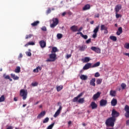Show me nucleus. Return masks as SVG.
Segmentation results:
<instances>
[{"instance_id":"de8ad7c7","label":"nucleus","mask_w":129,"mask_h":129,"mask_svg":"<svg viewBox=\"0 0 129 129\" xmlns=\"http://www.w3.org/2000/svg\"><path fill=\"white\" fill-rule=\"evenodd\" d=\"M41 30L42 31L46 32V31H47V28L46 27V26H43L41 28Z\"/></svg>"},{"instance_id":"f704fd0d","label":"nucleus","mask_w":129,"mask_h":129,"mask_svg":"<svg viewBox=\"0 0 129 129\" xmlns=\"http://www.w3.org/2000/svg\"><path fill=\"white\" fill-rule=\"evenodd\" d=\"M6 100V98H5V96L3 95L1 97H0V102H4Z\"/></svg>"},{"instance_id":"3c124183","label":"nucleus","mask_w":129,"mask_h":129,"mask_svg":"<svg viewBox=\"0 0 129 129\" xmlns=\"http://www.w3.org/2000/svg\"><path fill=\"white\" fill-rule=\"evenodd\" d=\"M86 44H89V43H91V39L90 38L86 41Z\"/></svg>"},{"instance_id":"a19ab883","label":"nucleus","mask_w":129,"mask_h":129,"mask_svg":"<svg viewBox=\"0 0 129 129\" xmlns=\"http://www.w3.org/2000/svg\"><path fill=\"white\" fill-rule=\"evenodd\" d=\"M54 124H55V123H52L51 124L49 125L47 129H52L53 128V126H54Z\"/></svg>"},{"instance_id":"79ce46f5","label":"nucleus","mask_w":129,"mask_h":129,"mask_svg":"<svg viewBox=\"0 0 129 129\" xmlns=\"http://www.w3.org/2000/svg\"><path fill=\"white\" fill-rule=\"evenodd\" d=\"M121 87L122 88V89H125V87H126V85L124 83H122L121 84Z\"/></svg>"},{"instance_id":"0e129e2a","label":"nucleus","mask_w":129,"mask_h":129,"mask_svg":"<svg viewBox=\"0 0 129 129\" xmlns=\"http://www.w3.org/2000/svg\"><path fill=\"white\" fill-rule=\"evenodd\" d=\"M19 58H23V54L22 53H20Z\"/></svg>"},{"instance_id":"0eeeda50","label":"nucleus","mask_w":129,"mask_h":129,"mask_svg":"<svg viewBox=\"0 0 129 129\" xmlns=\"http://www.w3.org/2000/svg\"><path fill=\"white\" fill-rule=\"evenodd\" d=\"M119 115V112H117L115 109H113L112 110L111 117H113V118H116V117H118Z\"/></svg>"},{"instance_id":"f3484780","label":"nucleus","mask_w":129,"mask_h":129,"mask_svg":"<svg viewBox=\"0 0 129 129\" xmlns=\"http://www.w3.org/2000/svg\"><path fill=\"white\" fill-rule=\"evenodd\" d=\"M71 31H73V32H77V31H78V26H76V25H74L72 26L71 28H70Z\"/></svg>"},{"instance_id":"c756f323","label":"nucleus","mask_w":129,"mask_h":129,"mask_svg":"<svg viewBox=\"0 0 129 129\" xmlns=\"http://www.w3.org/2000/svg\"><path fill=\"white\" fill-rule=\"evenodd\" d=\"M102 83V79H98L96 80V84L97 85H100Z\"/></svg>"},{"instance_id":"dca6fc26","label":"nucleus","mask_w":129,"mask_h":129,"mask_svg":"<svg viewBox=\"0 0 129 129\" xmlns=\"http://www.w3.org/2000/svg\"><path fill=\"white\" fill-rule=\"evenodd\" d=\"M111 104L112 106H115L117 104V100L116 99L113 98L111 101Z\"/></svg>"},{"instance_id":"4d7b16f0","label":"nucleus","mask_w":129,"mask_h":129,"mask_svg":"<svg viewBox=\"0 0 129 129\" xmlns=\"http://www.w3.org/2000/svg\"><path fill=\"white\" fill-rule=\"evenodd\" d=\"M61 110H62V106H60L58 109L57 111H58L59 112H60V111H61Z\"/></svg>"},{"instance_id":"6e6552de","label":"nucleus","mask_w":129,"mask_h":129,"mask_svg":"<svg viewBox=\"0 0 129 129\" xmlns=\"http://www.w3.org/2000/svg\"><path fill=\"white\" fill-rule=\"evenodd\" d=\"M84 93H81L80 94H79L77 97H75L73 99V102H77V101L78 102V99L80 98V97H81V96H83Z\"/></svg>"},{"instance_id":"473e14b6","label":"nucleus","mask_w":129,"mask_h":129,"mask_svg":"<svg viewBox=\"0 0 129 129\" xmlns=\"http://www.w3.org/2000/svg\"><path fill=\"white\" fill-rule=\"evenodd\" d=\"M110 40H112V41H113L114 42H115L117 40L116 36H110Z\"/></svg>"},{"instance_id":"4be33fe9","label":"nucleus","mask_w":129,"mask_h":129,"mask_svg":"<svg viewBox=\"0 0 129 129\" xmlns=\"http://www.w3.org/2000/svg\"><path fill=\"white\" fill-rule=\"evenodd\" d=\"M39 71H41V70H42V67H37L35 69L33 70V72L34 73H38V72H39Z\"/></svg>"},{"instance_id":"5701e85b","label":"nucleus","mask_w":129,"mask_h":129,"mask_svg":"<svg viewBox=\"0 0 129 129\" xmlns=\"http://www.w3.org/2000/svg\"><path fill=\"white\" fill-rule=\"evenodd\" d=\"M88 79V77L86 75H81L80 76V79H81V80H87Z\"/></svg>"},{"instance_id":"ddd939ff","label":"nucleus","mask_w":129,"mask_h":129,"mask_svg":"<svg viewBox=\"0 0 129 129\" xmlns=\"http://www.w3.org/2000/svg\"><path fill=\"white\" fill-rule=\"evenodd\" d=\"M91 50L92 51H94V52H96V53H100L101 50L99 49V48H97L95 46H92L91 48Z\"/></svg>"},{"instance_id":"423d86ee","label":"nucleus","mask_w":129,"mask_h":129,"mask_svg":"<svg viewBox=\"0 0 129 129\" xmlns=\"http://www.w3.org/2000/svg\"><path fill=\"white\" fill-rule=\"evenodd\" d=\"M124 110L125 111L124 113V116L126 117V118H129V106L127 105H126L124 106Z\"/></svg>"},{"instance_id":"4468645a","label":"nucleus","mask_w":129,"mask_h":129,"mask_svg":"<svg viewBox=\"0 0 129 129\" xmlns=\"http://www.w3.org/2000/svg\"><path fill=\"white\" fill-rule=\"evenodd\" d=\"M115 13H118L120 10H121V5H117L115 7Z\"/></svg>"},{"instance_id":"a18cd8bd","label":"nucleus","mask_w":129,"mask_h":129,"mask_svg":"<svg viewBox=\"0 0 129 129\" xmlns=\"http://www.w3.org/2000/svg\"><path fill=\"white\" fill-rule=\"evenodd\" d=\"M32 36H33V35H32V34L27 35L25 37V39H30V38H32Z\"/></svg>"},{"instance_id":"09e8293b","label":"nucleus","mask_w":129,"mask_h":129,"mask_svg":"<svg viewBox=\"0 0 129 129\" xmlns=\"http://www.w3.org/2000/svg\"><path fill=\"white\" fill-rule=\"evenodd\" d=\"M52 11L51 10V9L48 8L47 10L46 11V14L48 15V14H50Z\"/></svg>"},{"instance_id":"37998d69","label":"nucleus","mask_w":129,"mask_h":129,"mask_svg":"<svg viewBox=\"0 0 129 129\" xmlns=\"http://www.w3.org/2000/svg\"><path fill=\"white\" fill-rule=\"evenodd\" d=\"M59 114H60V112H58V111H56L55 114H54L53 116L54 117H57V116H58Z\"/></svg>"},{"instance_id":"052dcab7","label":"nucleus","mask_w":129,"mask_h":129,"mask_svg":"<svg viewBox=\"0 0 129 129\" xmlns=\"http://www.w3.org/2000/svg\"><path fill=\"white\" fill-rule=\"evenodd\" d=\"M104 34H108V30H107V29H106L105 30H104Z\"/></svg>"},{"instance_id":"c03bdc74","label":"nucleus","mask_w":129,"mask_h":129,"mask_svg":"<svg viewBox=\"0 0 129 129\" xmlns=\"http://www.w3.org/2000/svg\"><path fill=\"white\" fill-rule=\"evenodd\" d=\"M124 48H125V49H129V43H126L124 46Z\"/></svg>"},{"instance_id":"58836bf2","label":"nucleus","mask_w":129,"mask_h":129,"mask_svg":"<svg viewBox=\"0 0 129 129\" xmlns=\"http://www.w3.org/2000/svg\"><path fill=\"white\" fill-rule=\"evenodd\" d=\"M78 102H79V103H83V102H84V98H82L79 99V100L78 101Z\"/></svg>"},{"instance_id":"338daca9","label":"nucleus","mask_w":129,"mask_h":129,"mask_svg":"<svg viewBox=\"0 0 129 129\" xmlns=\"http://www.w3.org/2000/svg\"><path fill=\"white\" fill-rule=\"evenodd\" d=\"M67 13L66 12H63L62 13L61 16H62V17L65 16V15H66Z\"/></svg>"},{"instance_id":"864d4df0","label":"nucleus","mask_w":129,"mask_h":129,"mask_svg":"<svg viewBox=\"0 0 129 129\" xmlns=\"http://www.w3.org/2000/svg\"><path fill=\"white\" fill-rule=\"evenodd\" d=\"M26 55L29 57H31V56H32V53H31V52H26Z\"/></svg>"},{"instance_id":"f257e3e1","label":"nucleus","mask_w":129,"mask_h":129,"mask_svg":"<svg viewBox=\"0 0 129 129\" xmlns=\"http://www.w3.org/2000/svg\"><path fill=\"white\" fill-rule=\"evenodd\" d=\"M116 120V118L110 117L106 120L105 124L106 126H111L113 127L114 126V122Z\"/></svg>"},{"instance_id":"f8f14e48","label":"nucleus","mask_w":129,"mask_h":129,"mask_svg":"<svg viewBox=\"0 0 129 129\" xmlns=\"http://www.w3.org/2000/svg\"><path fill=\"white\" fill-rule=\"evenodd\" d=\"M100 94H101V93L98 92L97 93L95 94L93 96V99L94 100H96L97 98H99V97L100 96Z\"/></svg>"},{"instance_id":"13d9d810","label":"nucleus","mask_w":129,"mask_h":129,"mask_svg":"<svg viewBox=\"0 0 129 129\" xmlns=\"http://www.w3.org/2000/svg\"><path fill=\"white\" fill-rule=\"evenodd\" d=\"M83 30V27H81L79 29H78L77 32H81Z\"/></svg>"},{"instance_id":"b1692460","label":"nucleus","mask_w":129,"mask_h":129,"mask_svg":"<svg viewBox=\"0 0 129 129\" xmlns=\"http://www.w3.org/2000/svg\"><path fill=\"white\" fill-rule=\"evenodd\" d=\"M11 76L12 78H13V79H14V80H19V77L16 76L15 74H11Z\"/></svg>"},{"instance_id":"a211bd4d","label":"nucleus","mask_w":129,"mask_h":129,"mask_svg":"<svg viewBox=\"0 0 129 129\" xmlns=\"http://www.w3.org/2000/svg\"><path fill=\"white\" fill-rule=\"evenodd\" d=\"M90 106L92 107V109H95L97 108V104L95 102H92L90 104Z\"/></svg>"},{"instance_id":"8fccbe9b","label":"nucleus","mask_w":129,"mask_h":129,"mask_svg":"<svg viewBox=\"0 0 129 129\" xmlns=\"http://www.w3.org/2000/svg\"><path fill=\"white\" fill-rule=\"evenodd\" d=\"M95 77H99V76H100V74H99V73L97 72L95 74Z\"/></svg>"},{"instance_id":"c85d7f7f","label":"nucleus","mask_w":129,"mask_h":129,"mask_svg":"<svg viewBox=\"0 0 129 129\" xmlns=\"http://www.w3.org/2000/svg\"><path fill=\"white\" fill-rule=\"evenodd\" d=\"M116 94V91H113V90H111L110 91V95H111V96H115Z\"/></svg>"},{"instance_id":"f03ea898","label":"nucleus","mask_w":129,"mask_h":129,"mask_svg":"<svg viewBox=\"0 0 129 129\" xmlns=\"http://www.w3.org/2000/svg\"><path fill=\"white\" fill-rule=\"evenodd\" d=\"M57 59V55L55 53H51L49 54V58L46 60V62H54Z\"/></svg>"},{"instance_id":"4c0bfd02","label":"nucleus","mask_w":129,"mask_h":129,"mask_svg":"<svg viewBox=\"0 0 129 129\" xmlns=\"http://www.w3.org/2000/svg\"><path fill=\"white\" fill-rule=\"evenodd\" d=\"M62 37H63V35L61 33H58L57 34V38L58 40H60V39H61Z\"/></svg>"},{"instance_id":"c9c22d12","label":"nucleus","mask_w":129,"mask_h":129,"mask_svg":"<svg viewBox=\"0 0 129 129\" xmlns=\"http://www.w3.org/2000/svg\"><path fill=\"white\" fill-rule=\"evenodd\" d=\"M81 37L83 38V39H85V40L87 39L88 38V36L87 35H84L83 33H81Z\"/></svg>"},{"instance_id":"72a5a7b5","label":"nucleus","mask_w":129,"mask_h":129,"mask_svg":"<svg viewBox=\"0 0 129 129\" xmlns=\"http://www.w3.org/2000/svg\"><path fill=\"white\" fill-rule=\"evenodd\" d=\"M56 52H58V49L56 47H53L51 53H56Z\"/></svg>"},{"instance_id":"774afa93","label":"nucleus","mask_w":129,"mask_h":129,"mask_svg":"<svg viewBox=\"0 0 129 129\" xmlns=\"http://www.w3.org/2000/svg\"><path fill=\"white\" fill-rule=\"evenodd\" d=\"M7 129H13V127L12 126H9L8 127H7Z\"/></svg>"},{"instance_id":"2f4dec72","label":"nucleus","mask_w":129,"mask_h":129,"mask_svg":"<svg viewBox=\"0 0 129 129\" xmlns=\"http://www.w3.org/2000/svg\"><path fill=\"white\" fill-rule=\"evenodd\" d=\"M90 61V58L88 57H85L84 59L83 62L84 63H87Z\"/></svg>"},{"instance_id":"680f3d73","label":"nucleus","mask_w":129,"mask_h":129,"mask_svg":"<svg viewBox=\"0 0 129 129\" xmlns=\"http://www.w3.org/2000/svg\"><path fill=\"white\" fill-rule=\"evenodd\" d=\"M122 32H120L119 31H117L116 32V35H117V36H119V35H120V34H122Z\"/></svg>"},{"instance_id":"412c9836","label":"nucleus","mask_w":129,"mask_h":129,"mask_svg":"<svg viewBox=\"0 0 129 129\" xmlns=\"http://www.w3.org/2000/svg\"><path fill=\"white\" fill-rule=\"evenodd\" d=\"M95 81L96 79L95 78H93L91 80L90 82V85H91V86H95Z\"/></svg>"},{"instance_id":"7ed1b4c3","label":"nucleus","mask_w":129,"mask_h":129,"mask_svg":"<svg viewBox=\"0 0 129 129\" xmlns=\"http://www.w3.org/2000/svg\"><path fill=\"white\" fill-rule=\"evenodd\" d=\"M52 23L50 25V28L54 29L59 24V19L57 18H52Z\"/></svg>"},{"instance_id":"1a4fd4ad","label":"nucleus","mask_w":129,"mask_h":129,"mask_svg":"<svg viewBox=\"0 0 129 129\" xmlns=\"http://www.w3.org/2000/svg\"><path fill=\"white\" fill-rule=\"evenodd\" d=\"M89 68H92V66L91 63H87L85 66L83 67V70H87Z\"/></svg>"},{"instance_id":"ea45409f","label":"nucleus","mask_w":129,"mask_h":129,"mask_svg":"<svg viewBox=\"0 0 129 129\" xmlns=\"http://www.w3.org/2000/svg\"><path fill=\"white\" fill-rule=\"evenodd\" d=\"M49 121V117H46L43 121V123H47Z\"/></svg>"},{"instance_id":"2eb2a0df","label":"nucleus","mask_w":129,"mask_h":129,"mask_svg":"<svg viewBox=\"0 0 129 129\" xmlns=\"http://www.w3.org/2000/svg\"><path fill=\"white\" fill-rule=\"evenodd\" d=\"M39 45L41 48H45L46 47V42L44 40L39 41Z\"/></svg>"},{"instance_id":"7c9ffc66","label":"nucleus","mask_w":129,"mask_h":129,"mask_svg":"<svg viewBox=\"0 0 129 129\" xmlns=\"http://www.w3.org/2000/svg\"><path fill=\"white\" fill-rule=\"evenodd\" d=\"M15 73H20L21 72V67H17L16 69L15 70Z\"/></svg>"},{"instance_id":"20e7f679","label":"nucleus","mask_w":129,"mask_h":129,"mask_svg":"<svg viewBox=\"0 0 129 129\" xmlns=\"http://www.w3.org/2000/svg\"><path fill=\"white\" fill-rule=\"evenodd\" d=\"M20 95L23 97V100H26L27 99V96L28 95V92L25 91L24 89H22L20 90Z\"/></svg>"},{"instance_id":"bb28decb","label":"nucleus","mask_w":129,"mask_h":129,"mask_svg":"<svg viewBox=\"0 0 129 129\" xmlns=\"http://www.w3.org/2000/svg\"><path fill=\"white\" fill-rule=\"evenodd\" d=\"M100 66V62L98 61L94 63L93 66H92V68H95V67H98V66Z\"/></svg>"},{"instance_id":"e433bc0d","label":"nucleus","mask_w":129,"mask_h":129,"mask_svg":"<svg viewBox=\"0 0 129 129\" xmlns=\"http://www.w3.org/2000/svg\"><path fill=\"white\" fill-rule=\"evenodd\" d=\"M115 17L116 19H119V18H121L122 16L120 14H118V12H115Z\"/></svg>"},{"instance_id":"49530a36","label":"nucleus","mask_w":129,"mask_h":129,"mask_svg":"<svg viewBox=\"0 0 129 129\" xmlns=\"http://www.w3.org/2000/svg\"><path fill=\"white\" fill-rule=\"evenodd\" d=\"M71 56H72V55L67 54V55L66 56V59H69V58H71Z\"/></svg>"},{"instance_id":"393cba45","label":"nucleus","mask_w":129,"mask_h":129,"mask_svg":"<svg viewBox=\"0 0 129 129\" xmlns=\"http://www.w3.org/2000/svg\"><path fill=\"white\" fill-rule=\"evenodd\" d=\"M63 89V85L57 86L56 90L57 92L61 91Z\"/></svg>"},{"instance_id":"6ab92c4d","label":"nucleus","mask_w":129,"mask_h":129,"mask_svg":"<svg viewBox=\"0 0 129 129\" xmlns=\"http://www.w3.org/2000/svg\"><path fill=\"white\" fill-rule=\"evenodd\" d=\"M87 48V46L85 45H83L82 46H79V50L81 51V52L83 51H85V49Z\"/></svg>"},{"instance_id":"69168bd1","label":"nucleus","mask_w":129,"mask_h":129,"mask_svg":"<svg viewBox=\"0 0 129 129\" xmlns=\"http://www.w3.org/2000/svg\"><path fill=\"white\" fill-rule=\"evenodd\" d=\"M126 125H128V124H129V120H127L126 121Z\"/></svg>"},{"instance_id":"5fc2aeb1","label":"nucleus","mask_w":129,"mask_h":129,"mask_svg":"<svg viewBox=\"0 0 129 129\" xmlns=\"http://www.w3.org/2000/svg\"><path fill=\"white\" fill-rule=\"evenodd\" d=\"M118 31L120 33H122V27H120L118 29Z\"/></svg>"},{"instance_id":"9b49d317","label":"nucleus","mask_w":129,"mask_h":129,"mask_svg":"<svg viewBox=\"0 0 129 129\" xmlns=\"http://www.w3.org/2000/svg\"><path fill=\"white\" fill-rule=\"evenodd\" d=\"M107 104V100L101 99L100 101V106H105Z\"/></svg>"},{"instance_id":"bf43d9fd","label":"nucleus","mask_w":129,"mask_h":129,"mask_svg":"<svg viewBox=\"0 0 129 129\" xmlns=\"http://www.w3.org/2000/svg\"><path fill=\"white\" fill-rule=\"evenodd\" d=\"M28 44H29V45H35V43L33 42H28Z\"/></svg>"},{"instance_id":"cd10ccee","label":"nucleus","mask_w":129,"mask_h":129,"mask_svg":"<svg viewBox=\"0 0 129 129\" xmlns=\"http://www.w3.org/2000/svg\"><path fill=\"white\" fill-rule=\"evenodd\" d=\"M107 28V27L105 26V25L102 24L100 26V31H104V30H106Z\"/></svg>"},{"instance_id":"603ef678","label":"nucleus","mask_w":129,"mask_h":129,"mask_svg":"<svg viewBox=\"0 0 129 129\" xmlns=\"http://www.w3.org/2000/svg\"><path fill=\"white\" fill-rule=\"evenodd\" d=\"M31 85H32L33 86H34V87H35V86H38V83H37V82L32 83L31 84Z\"/></svg>"},{"instance_id":"39448f33","label":"nucleus","mask_w":129,"mask_h":129,"mask_svg":"<svg viewBox=\"0 0 129 129\" xmlns=\"http://www.w3.org/2000/svg\"><path fill=\"white\" fill-rule=\"evenodd\" d=\"M99 31V25H98L94 28L93 31V34L92 35V37L94 38V39H95V38L97 37V33H98Z\"/></svg>"},{"instance_id":"9d476101","label":"nucleus","mask_w":129,"mask_h":129,"mask_svg":"<svg viewBox=\"0 0 129 129\" xmlns=\"http://www.w3.org/2000/svg\"><path fill=\"white\" fill-rule=\"evenodd\" d=\"M46 114V112L45 111H41L40 114L38 115L37 116V118L38 119H41L42 117H43V116H45Z\"/></svg>"},{"instance_id":"aec40b11","label":"nucleus","mask_w":129,"mask_h":129,"mask_svg":"<svg viewBox=\"0 0 129 129\" xmlns=\"http://www.w3.org/2000/svg\"><path fill=\"white\" fill-rule=\"evenodd\" d=\"M90 5L89 4H86L84 6V7L83 8V11H87L88 10H90Z\"/></svg>"},{"instance_id":"e2e57ef3","label":"nucleus","mask_w":129,"mask_h":129,"mask_svg":"<svg viewBox=\"0 0 129 129\" xmlns=\"http://www.w3.org/2000/svg\"><path fill=\"white\" fill-rule=\"evenodd\" d=\"M95 18H99V14H96L94 16Z\"/></svg>"},{"instance_id":"6e6d98bb","label":"nucleus","mask_w":129,"mask_h":129,"mask_svg":"<svg viewBox=\"0 0 129 129\" xmlns=\"http://www.w3.org/2000/svg\"><path fill=\"white\" fill-rule=\"evenodd\" d=\"M4 77L5 78V79H10V76L7 75V76H4Z\"/></svg>"},{"instance_id":"a878e982","label":"nucleus","mask_w":129,"mask_h":129,"mask_svg":"<svg viewBox=\"0 0 129 129\" xmlns=\"http://www.w3.org/2000/svg\"><path fill=\"white\" fill-rule=\"evenodd\" d=\"M40 24V21H36L33 22V23H31V26L32 27H36V26H38Z\"/></svg>"}]
</instances>
